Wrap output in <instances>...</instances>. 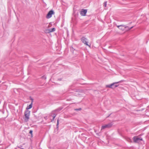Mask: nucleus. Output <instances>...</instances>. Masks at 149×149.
<instances>
[{"instance_id": "obj_1", "label": "nucleus", "mask_w": 149, "mask_h": 149, "mask_svg": "<svg viewBox=\"0 0 149 149\" xmlns=\"http://www.w3.org/2000/svg\"><path fill=\"white\" fill-rule=\"evenodd\" d=\"M118 82H115L110 84L107 85L106 86V88H109L112 89H114L118 86L117 84Z\"/></svg>"}, {"instance_id": "obj_2", "label": "nucleus", "mask_w": 149, "mask_h": 149, "mask_svg": "<svg viewBox=\"0 0 149 149\" xmlns=\"http://www.w3.org/2000/svg\"><path fill=\"white\" fill-rule=\"evenodd\" d=\"M117 27L119 29L124 31H127L133 28V26L131 27L130 28H129L128 27L124 26L121 25L120 26H117Z\"/></svg>"}, {"instance_id": "obj_3", "label": "nucleus", "mask_w": 149, "mask_h": 149, "mask_svg": "<svg viewBox=\"0 0 149 149\" xmlns=\"http://www.w3.org/2000/svg\"><path fill=\"white\" fill-rule=\"evenodd\" d=\"M30 111L29 110H26L25 112V120L26 122L29 119V116L30 114Z\"/></svg>"}, {"instance_id": "obj_4", "label": "nucleus", "mask_w": 149, "mask_h": 149, "mask_svg": "<svg viewBox=\"0 0 149 149\" xmlns=\"http://www.w3.org/2000/svg\"><path fill=\"white\" fill-rule=\"evenodd\" d=\"M133 140L135 143H139L140 141L142 140V138L139 136H135L133 137Z\"/></svg>"}, {"instance_id": "obj_5", "label": "nucleus", "mask_w": 149, "mask_h": 149, "mask_svg": "<svg viewBox=\"0 0 149 149\" xmlns=\"http://www.w3.org/2000/svg\"><path fill=\"white\" fill-rule=\"evenodd\" d=\"M87 40L85 38L83 37L81 38L82 42L86 45L88 46L89 47H91V44H88V42L87 41Z\"/></svg>"}, {"instance_id": "obj_6", "label": "nucleus", "mask_w": 149, "mask_h": 149, "mask_svg": "<svg viewBox=\"0 0 149 149\" xmlns=\"http://www.w3.org/2000/svg\"><path fill=\"white\" fill-rule=\"evenodd\" d=\"M54 13L53 10H51L49 11L47 14L46 18L47 19L50 18L52 16V15L54 14Z\"/></svg>"}, {"instance_id": "obj_7", "label": "nucleus", "mask_w": 149, "mask_h": 149, "mask_svg": "<svg viewBox=\"0 0 149 149\" xmlns=\"http://www.w3.org/2000/svg\"><path fill=\"white\" fill-rule=\"evenodd\" d=\"M55 30V29L54 28L52 29H47L45 30V32L46 33H48L54 31Z\"/></svg>"}, {"instance_id": "obj_8", "label": "nucleus", "mask_w": 149, "mask_h": 149, "mask_svg": "<svg viewBox=\"0 0 149 149\" xmlns=\"http://www.w3.org/2000/svg\"><path fill=\"white\" fill-rule=\"evenodd\" d=\"M87 10L86 9H82L80 11V13L81 15L82 16H85L86 15Z\"/></svg>"}, {"instance_id": "obj_9", "label": "nucleus", "mask_w": 149, "mask_h": 149, "mask_svg": "<svg viewBox=\"0 0 149 149\" xmlns=\"http://www.w3.org/2000/svg\"><path fill=\"white\" fill-rule=\"evenodd\" d=\"M111 126L112 125L110 124L106 125H105L102 126L101 127V130H103L107 128H110L111 127Z\"/></svg>"}, {"instance_id": "obj_10", "label": "nucleus", "mask_w": 149, "mask_h": 149, "mask_svg": "<svg viewBox=\"0 0 149 149\" xmlns=\"http://www.w3.org/2000/svg\"><path fill=\"white\" fill-rule=\"evenodd\" d=\"M32 107V102L30 104L29 106H28L26 108V109L28 110L29 109H31Z\"/></svg>"}, {"instance_id": "obj_11", "label": "nucleus", "mask_w": 149, "mask_h": 149, "mask_svg": "<svg viewBox=\"0 0 149 149\" xmlns=\"http://www.w3.org/2000/svg\"><path fill=\"white\" fill-rule=\"evenodd\" d=\"M41 78L44 79H46V77L45 76H43L41 77Z\"/></svg>"}, {"instance_id": "obj_12", "label": "nucleus", "mask_w": 149, "mask_h": 149, "mask_svg": "<svg viewBox=\"0 0 149 149\" xmlns=\"http://www.w3.org/2000/svg\"><path fill=\"white\" fill-rule=\"evenodd\" d=\"M29 133L31 134V136H33V131L32 130H30L29 132Z\"/></svg>"}, {"instance_id": "obj_13", "label": "nucleus", "mask_w": 149, "mask_h": 149, "mask_svg": "<svg viewBox=\"0 0 149 149\" xmlns=\"http://www.w3.org/2000/svg\"><path fill=\"white\" fill-rule=\"evenodd\" d=\"M81 108H80L78 109H75V110H77V111H80L81 110Z\"/></svg>"}, {"instance_id": "obj_14", "label": "nucleus", "mask_w": 149, "mask_h": 149, "mask_svg": "<svg viewBox=\"0 0 149 149\" xmlns=\"http://www.w3.org/2000/svg\"><path fill=\"white\" fill-rule=\"evenodd\" d=\"M59 124V120L58 119L57 120V126H58V125Z\"/></svg>"}, {"instance_id": "obj_15", "label": "nucleus", "mask_w": 149, "mask_h": 149, "mask_svg": "<svg viewBox=\"0 0 149 149\" xmlns=\"http://www.w3.org/2000/svg\"><path fill=\"white\" fill-rule=\"evenodd\" d=\"M106 2L104 4V6L106 7Z\"/></svg>"}, {"instance_id": "obj_16", "label": "nucleus", "mask_w": 149, "mask_h": 149, "mask_svg": "<svg viewBox=\"0 0 149 149\" xmlns=\"http://www.w3.org/2000/svg\"><path fill=\"white\" fill-rule=\"evenodd\" d=\"M56 115H55L54 116H53V120H54L55 117H56Z\"/></svg>"}, {"instance_id": "obj_17", "label": "nucleus", "mask_w": 149, "mask_h": 149, "mask_svg": "<svg viewBox=\"0 0 149 149\" xmlns=\"http://www.w3.org/2000/svg\"><path fill=\"white\" fill-rule=\"evenodd\" d=\"M121 3L122 4H125L126 3H125V2H121Z\"/></svg>"}]
</instances>
